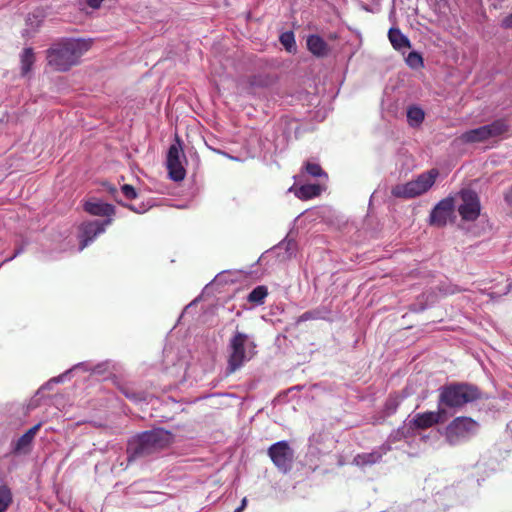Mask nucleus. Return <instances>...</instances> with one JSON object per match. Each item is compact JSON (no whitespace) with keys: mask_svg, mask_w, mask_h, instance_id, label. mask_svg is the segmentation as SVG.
I'll use <instances>...</instances> for the list:
<instances>
[{"mask_svg":"<svg viewBox=\"0 0 512 512\" xmlns=\"http://www.w3.org/2000/svg\"><path fill=\"white\" fill-rule=\"evenodd\" d=\"M268 455L277 469L286 474L293 466L294 451L287 441H278L268 449Z\"/></svg>","mask_w":512,"mask_h":512,"instance_id":"6e6552de","label":"nucleus"},{"mask_svg":"<svg viewBox=\"0 0 512 512\" xmlns=\"http://www.w3.org/2000/svg\"><path fill=\"white\" fill-rule=\"evenodd\" d=\"M276 249H283L285 251V255L282 256L283 260L291 259L292 257L296 256L297 243L294 239L286 237L277 245Z\"/></svg>","mask_w":512,"mask_h":512,"instance_id":"b1692460","label":"nucleus"},{"mask_svg":"<svg viewBox=\"0 0 512 512\" xmlns=\"http://www.w3.org/2000/svg\"><path fill=\"white\" fill-rule=\"evenodd\" d=\"M21 252H22V248L17 249V250L15 251V253H14L10 258H8V259H6V260H5V262H6V261H10V260H12V259H13V258H15L17 255H19Z\"/></svg>","mask_w":512,"mask_h":512,"instance_id":"4c0bfd02","label":"nucleus"},{"mask_svg":"<svg viewBox=\"0 0 512 512\" xmlns=\"http://www.w3.org/2000/svg\"><path fill=\"white\" fill-rule=\"evenodd\" d=\"M505 199H506V201L511 202L510 195H508V194H507V195H506V197H505Z\"/></svg>","mask_w":512,"mask_h":512,"instance_id":"ea45409f","label":"nucleus"},{"mask_svg":"<svg viewBox=\"0 0 512 512\" xmlns=\"http://www.w3.org/2000/svg\"><path fill=\"white\" fill-rule=\"evenodd\" d=\"M121 391L125 395L126 398H128L129 400H131L135 403L147 402L150 397L149 394L142 392V391H137L131 387H124V388H122Z\"/></svg>","mask_w":512,"mask_h":512,"instance_id":"bb28decb","label":"nucleus"},{"mask_svg":"<svg viewBox=\"0 0 512 512\" xmlns=\"http://www.w3.org/2000/svg\"><path fill=\"white\" fill-rule=\"evenodd\" d=\"M84 210L91 215L106 217V219H112V216L115 214L113 205L96 199L86 201Z\"/></svg>","mask_w":512,"mask_h":512,"instance_id":"2eb2a0df","label":"nucleus"},{"mask_svg":"<svg viewBox=\"0 0 512 512\" xmlns=\"http://www.w3.org/2000/svg\"><path fill=\"white\" fill-rule=\"evenodd\" d=\"M424 116V111L417 106H411L407 110V120L412 127L419 126L423 122Z\"/></svg>","mask_w":512,"mask_h":512,"instance_id":"a878e982","label":"nucleus"},{"mask_svg":"<svg viewBox=\"0 0 512 512\" xmlns=\"http://www.w3.org/2000/svg\"><path fill=\"white\" fill-rule=\"evenodd\" d=\"M272 79L265 74H258L249 77L248 79V92H253L255 88L267 87L271 84Z\"/></svg>","mask_w":512,"mask_h":512,"instance_id":"393cba45","label":"nucleus"},{"mask_svg":"<svg viewBox=\"0 0 512 512\" xmlns=\"http://www.w3.org/2000/svg\"><path fill=\"white\" fill-rule=\"evenodd\" d=\"M330 314V310L325 306H320L315 309L309 310L301 314L296 323L300 324L302 322L311 321V320H325Z\"/></svg>","mask_w":512,"mask_h":512,"instance_id":"f3484780","label":"nucleus"},{"mask_svg":"<svg viewBox=\"0 0 512 512\" xmlns=\"http://www.w3.org/2000/svg\"><path fill=\"white\" fill-rule=\"evenodd\" d=\"M128 207H129V209H131V210H133V211H135L137 213H141L142 212L141 210L134 208V206H132V205H129Z\"/></svg>","mask_w":512,"mask_h":512,"instance_id":"58836bf2","label":"nucleus"},{"mask_svg":"<svg viewBox=\"0 0 512 512\" xmlns=\"http://www.w3.org/2000/svg\"><path fill=\"white\" fill-rule=\"evenodd\" d=\"M112 223V219H104V220H94V221H85L79 227V250H83L90 243H92L95 238L104 233L106 227Z\"/></svg>","mask_w":512,"mask_h":512,"instance_id":"1a4fd4ad","label":"nucleus"},{"mask_svg":"<svg viewBox=\"0 0 512 512\" xmlns=\"http://www.w3.org/2000/svg\"><path fill=\"white\" fill-rule=\"evenodd\" d=\"M398 405H399V401L397 398H389L386 402L387 413L389 415L394 413L397 410Z\"/></svg>","mask_w":512,"mask_h":512,"instance_id":"72a5a7b5","label":"nucleus"},{"mask_svg":"<svg viewBox=\"0 0 512 512\" xmlns=\"http://www.w3.org/2000/svg\"><path fill=\"white\" fill-rule=\"evenodd\" d=\"M307 48L314 55L321 56L327 51V44L320 36L310 35L307 38Z\"/></svg>","mask_w":512,"mask_h":512,"instance_id":"412c9836","label":"nucleus"},{"mask_svg":"<svg viewBox=\"0 0 512 512\" xmlns=\"http://www.w3.org/2000/svg\"><path fill=\"white\" fill-rule=\"evenodd\" d=\"M392 447L389 443H383L381 446L375 448L371 452H364L357 454L353 459V464L358 467L365 468L379 463L382 457L387 454Z\"/></svg>","mask_w":512,"mask_h":512,"instance_id":"4468645a","label":"nucleus"},{"mask_svg":"<svg viewBox=\"0 0 512 512\" xmlns=\"http://www.w3.org/2000/svg\"><path fill=\"white\" fill-rule=\"evenodd\" d=\"M121 191L123 193V195L127 198V199H134L136 198L137 196V193L134 189L133 186L131 185H128V184H125L121 187Z\"/></svg>","mask_w":512,"mask_h":512,"instance_id":"473e14b6","label":"nucleus"},{"mask_svg":"<svg viewBox=\"0 0 512 512\" xmlns=\"http://www.w3.org/2000/svg\"><path fill=\"white\" fill-rule=\"evenodd\" d=\"M289 192H294L299 199L307 200L320 195L321 187L318 184H304L299 187L292 186Z\"/></svg>","mask_w":512,"mask_h":512,"instance_id":"dca6fc26","label":"nucleus"},{"mask_svg":"<svg viewBox=\"0 0 512 512\" xmlns=\"http://www.w3.org/2000/svg\"><path fill=\"white\" fill-rule=\"evenodd\" d=\"M246 506H247V498L244 497L241 501L240 506L238 508H236L234 512H242Z\"/></svg>","mask_w":512,"mask_h":512,"instance_id":"e433bc0d","label":"nucleus"},{"mask_svg":"<svg viewBox=\"0 0 512 512\" xmlns=\"http://www.w3.org/2000/svg\"><path fill=\"white\" fill-rule=\"evenodd\" d=\"M280 42L289 52L295 51L296 43L294 33L291 31L284 32L280 35Z\"/></svg>","mask_w":512,"mask_h":512,"instance_id":"c756f323","label":"nucleus"},{"mask_svg":"<svg viewBox=\"0 0 512 512\" xmlns=\"http://www.w3.org/2000/svg\"><path fill=\"white\" fill-rule=\"evenodd\" d=\"M501 25L506 29H512V13L503 18Z\"/></svg>","mask_w":512,"mask_h":512,"instance_id":"f704fd0d","label":"nucleus"},{"mask_svg":"<svg viewBox=\"0 0 512 512\" xmlns=\"http://www.w3.org/2000/svg\"><path fill=\"white\" fill-rule=\"evenodd\" d=\"M104 0H87V5L93 9H97L101 6Z\"/></svg>","mask_w":512,"mask_h":512,"instance_id":"c9c22d12","label":"nucleus"},{"mask_svg":"<svg viewBox=\"0 0 512 512\" xmlns=\"http://www.w3.org/2000/svg\"><path fill=\"white\" fill-rule=\"evenodd\" d=\"M454 207V199L452 197L442 199L432 209L429 217V223L436 227L445 226L454 213Z\"/></svg>","mask_w":512,"mask_h":512,"instance_id":"f8f14e48","label":"nucleus"},{"mask_svg":"<svg viewBox=\"0 0 512 512\" xmlns=\"http://www.w3.org/2000/svg\"><path fill=\"white\" fill-rule=\"evenodd\" d=\"M268 292L265 286H257L248 295V300L255 304H262Z\"/></svg>","mask_w":512,"mask_h":512,"instance_id":"c85d7f7f","label":"nucleus"},{"mask_svg":"<svg viewBox=\"0 0 512 512\" xmlns=\"http://www.w3.org/2000/svg\"><path fill=\"white\" fill-rule=\"evenodd\" d=\"M462 204L458 207V212L463 220L474 221L480 215V200L476 192L465 189L460 193Z\"/></svg>","mask_w":512,"mask_h":512,"instance_id":"9b49d317","label":"nucleus"},{"mask_svg":"<svg viewBox=\"0 0 512 512\" xmlns=\"http://www.w3.org/2000/svg\"><path fill=\"white\" fill-rule=\"evenodd\" d=\"M80 368L84 369L86 371H93L95 373H100L101 372V368H102V364H99V365L95 366L94 368H92V366L89 363H87V362L78 363L72 369L67 370L66 372H64L63 374L59 375L58 377H55V378L51 379L46 385L49 386L51 383L63 382L64 379L72 372V370H76V369H80Z\"/></svg>","mask_w":512,"mask_h":512,"instance_id":"4be33fe9","label":"nucleus"},{"mask_svg":"<svg viewBox=\"0 0 512 512\" xmlns=\"http://www.w3.org/2000/svg\"><path fill=\"white\" fill-rule=\"evenodd\" d=\"M508 131V125L502 119L495 120L491 124L468 130L461 134L459 139L463 143H478L493 137L501 136Z\"/></svg>","mask_w":512,"mask_h":512,"instance_id":"0eeeda50","label":"nucleus"},{"mask_svg":"<svg viewBox=\"0 0 512 512\" xmlns=\"http://www.w3.org/2000/svg\"><path fill=\"white\" fill-rule=\"evenodd\" d=\"M173 440V435L162 428L145 431L128 441V464L144 459L159 452L168 446Z\"/></svg>","mask_w":512,"mask_h":512,"instance_id":"f257e3e1","label":"nucleus"},{"mask_svg":"<svg viewBox=\"0 0 512 512\" xmlns=\"http://www.w3.org/2000/svg\"><path fill=\"white\" fill-rule=\"evenodd\" d=\"M304 170L312 177H327V174L323 171L318 163L308 161L304 165Z\"/></svg>","mask_w":512,"mask_h":512,"instance_id":"2f4dec72","label":"nucleus"},{"mask_svg":"<svg viewBox=\"0 0 512 512\" xmlns=\"http://www.w3.org/2000/svg\"><path fill=\"white\" fill-rule=\"evenodd\" d=\"M12 503V492L6 485L0 486V512H6Z\"/></svg>","mask_w":512,"mask_h":512,"instance_id":"cd10ccee","label":"nucleus"},{"mask_svg":"<svg viewBox=\"0 0 512 512\" xmlns=\"http://www.w3.org/2000/svg\"><path fill=\"white\" fill-rule=\"evenodd\" d=\"M227 353V372L232 374L256 355L254 338L249 334L236 330L229 339Z\"/></svg>","mask_w":512,"mask_h":512,"instance_id":"7ed1b4c3","label":"nucleus"},{"mask_svg":"<svg viewBox=\"0 0 512 512\" xmlns=\"http://www.w3.org/2000/svg\"><path fill=\"white\" fill-rule=\"evenodd\" d=\"M185 155L180 144H172L167 153V169L172 180L178 182L185 178L186 171L183 166Z\"/></svg>","mask_w":512,"mask_h":512,"instance_id":"9d476101","label":"nucleus"},{"mask_svg":"<svg viewBox=\"0 0 512 512\" xmlns=\"http://www.w3.org/2000/svg\"><path fill=\"white\" fill-rule=\"evenodd\" d=\"M478 427L470 417H457L446 427V440L451 445L465 442L477 433Z\"/></svg>","mask_w":512,"mask_h":512,"instance_id":"423d86ee","label":"nucleus"},{"mask_svg":"<svg viewBox=\"0 0 512 512\" xmlns=\"http://www.w3.org/2000/svg\"><path fill=\"white\" fill-rule=\"evenodd\" d=\"M439 406L443 409H459L475 401L480 393L477 387L466 383H454L440 388Z\"/></svg>","mask_w":512,"mask_h":512,"instance_id":"20e7f679","label":"nucleus"},{"mask_svg":"<svg viewBox=\"0 0 512 512\" xmlns=\"http://www.w3.org/2000/svg\"><path fill=\"white\" fill-rule=\"evenodd\" d=\"M406 64L412 69H419L423 67V58L420 53L411 51L406 57Z\"/></svg>","mask_w":512,"mask_h":512,"instance_id":"7c9ffc66","label":"nucleus"},{"mask_svg":"<svg viewBox=\"0 0 512 512\" xmlns=\"http://www.w3.org/2000/svg\"><path fill=\"white\" fill-rule=\"evenodd\" d=\"M413 434L412 426L408 424V422H404V424L399 427L397 430L393 431L387 441L385 443H389L391 446L393 443L405 439Z\"/></svg>","mask_w":512,"mask_h":512,"instance_id":"5701e85b","label":"nucleus"},{"mask_svg":"<svg viewBox=\"0 0 512 512\" xmlns=\"http://www.w3.org/2000/svg\"><path fill=\"white\" fill-rule=\"evenodd\" d=\"M41 427V423H38L31 427L27 432H25L16 442L15 451L22 452L32 443L35 435Z\"/></svg>","mask_w":512,"mask_h":512,"instance_id":"aec40b11","label":"nucleus"},{"mask_svg":"<svg viewBox=\"0 0 512 512\" xmlns=\"http://www.w3.org/2000/svg\"><path fill=\"white\" fill-rule=\"evenodd\" d=\"M35 63V54L32 48L28 47L25 48L22 53L20 54V70H21V76L22 77H28L32 66Z\"/></svg>","mask_w":512,"mask_h":512,"instance_id":"a211bd4d","label":"nucleus"},{"mask_svg":"<svg viewBox=\"0 0 512 512\" xmlns=\"http://www.w3.org/2000/svg\"><path fill=\"white\" fill-rule=\"evenodd\" d=\"M447 418L446 410L438 405V411H428L424 413H417L408 422L412 426V431L415 429H426L435 424L443 422Z\"/></svg>","mask_w":512,"mask_h":512,"instance_id":"ddd939ff","label":"nucleus"},{"mask_svg":"<svg viewBox=\"0 0 512 512\" xmlns=\"http://www.w3.org/2000/svg\"><path fill=\"white\" fill-rule=\"evenodd\" d=\"M439 171L435 168L420 174L416 179L392 188V195L398 198L411 199L426 193L435 183Z\"/></svg>","mask_w":512,"mask_h":512,"instance_id":"39448f33","label":"nucleus"},{"mask_svg":"<svg viewBox=\"0 0 512 512\" xmlns=\"http://www.w3.org/2000/svg\"><path fill=\"white\" fill-rule=\"evenodd\" d=\"M388 37L396 50L407 49L411 46L409 39L397 28H390Z\"/></svg>","mask_w":512,"mask_h":512,"instance_id":"6ab92c4d","label":"nucleus"},{"mask_svg":"<svg viewBox=\"0 0 512 512\" xmlns=\"http://www.w3.org/2000/svg\"><path fill=\"white\" fill-rule=\"evenodd\" d=\"M89 48L90 43L83 39L63 40L48 49V64L57 71H67L78 63L80 57Z\"/></svg>","mask_w":512,"mask_h":512,"instance_id":"f03ea898","label":"nucleus"}]
</instances>
